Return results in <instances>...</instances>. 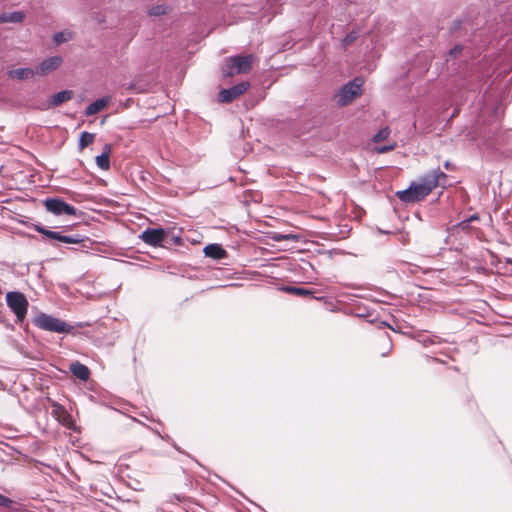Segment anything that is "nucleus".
Here are the masks:
<instances>
[{
	"instance_id": "f257e3e1",
	"label": "nucleus",
	"mask_w": 512,
	"mask_h": 512,
	"mask_svg": "<svg viewBox=\"0 0 512 512\" xmlns=\"http://www.w3.org/2000/svg\"><path fill=\"white\" fill-rule=\"evenodd\" d=\"M442 178H446V174L440 169H433L423 175L418 182H412L407 189L398 191L396 195L402 202L406 203L421 201L438 186Z\"/></svg>"
},
{
	"instance_id": "f03ea898",
	"label": "nucleus",
	"mask_w": 512,
	"mask_h": 512,
	"mask_svg": "<svg viewBox=\"0 0 512 512\" xmlns=\"http://www.w3.org/2000/svg\"><path fill=\"white\" fill-rule=\"evenodd\" d=\"M254 61L253 55H237L229 57L225 61L223 75L225 77L235 74H244L250 71Z\"/></svg>"
},
{
	"instance_id": "7ed1b4c3",
	"label": "nucleus",
	"mask_w": 512,
	"mask_h": 512,
	"mask_svg": "<svg viewBox=\"0 0 512 512\" xmlns=\"http://www.w3.org/2000/svg\"><path fill=\"white\" fill-rule=\"evenodd\" d=\"M34 324L38 328L50 331V332H56V333H70L72 330V327L67 324L65 321L53 317L51 315H48L46 313H40L38 314L34 319Z\"/></svg>"
},
{
	"instance_id": "20e7f679",
	"label": "nucleus",
	"mask_w": 512,
	"mask_h": 512,
	"mask_svg": "<svg viewBox=\"0 0 512 512\" xmlns=\"http://www.w3.org/2000/svg\"><path fill=\"white\" fill-rule=\"evenodd\" d=\"M6 303L11 311L15 314L17 322L24 321L27 315L29 303L23 293L11 291L6 294Z\"/></svg>"
},
{
	"instance_id": "39448f33",
	"label": "nucleus",
	"mask_w": 512,
	"mask_h": 512,
	"mask_svg": "<svg viewBox=\"0 0 512 512\" xmlns=\"http://www.w3.org/2000/svg\"><path fill=\"white\" fill-rule=\"evenodd\" d=\"M362 80L356 78L345 84L336 95V102L340 106L349 104L354 98L361 95Z\"/></svg>"
},
{
	"instance_id": "423d86ee",
	"label": "nucleus",
	"mask_w": 512,
	"mask_h": 512,
	"mask_svg": "<svg viewBox=\"0 0 512 512\" xmlns=\"http://www.w3.org/2000/svg\"><path fill=\"white\" fill-rule=\"evenodd\" d=\"M169 235V229L147 228L139 235V238L147 245L163 247L164 242L168 240Z\"/></svg>"
},
{
	"instance_id": "0eeeda50",
	"label": "nucleus",
	"mask_w": 512,
	"mask_h": 512,
	"mask_svg": "<svg viewBox=\"0 0 512 512\" xmlns=\"http://www.w3.org/2000/svg\"><path fill=\"white\" fill-rule=\"evenodd\" d=\"M43 204L46 208V210L53 215L61 216V215H69V216H75L76 215V208L65 201H63L61 198L58 197H51L46 198L43 201Z\"/></svg>"
},
{
	"instance_id": "6e6552de",
	"label": "nucleus",
	"mask_w": 512,
	"mask_h": 512,
	"mask_svg": "<svg viewBox=\"0 0 512 512\" xmlns=\"http://www.w3.org/2000/svg\"><path fill=\"white\" fill-rule=\"evenodd\" d=\"M36 231L47 238L57 240L65 244H78L83 241V238L79 234L63 235L61 232L52 231L42 226H36Z\"/></svg>"
},
{
	"instance_id": "1a4fd4ad",
	"label": "nucleus",
	"mask_w": 512,
	"mask_h": 512,
	"mask_svg": "<svg viewBox=\"0 0 512 512\" xmlns=\"http://www.w3.org/2000/svg\"><path fill=\"white\" fill-rule=\"evenodd\" d=\"M250 87V83L247 81H243L240 83H237L236 85L228 88L223 89L219 93V101L222 103H230L234 99L238 98L242 94H244Z\"/></svg>"
},
{
	"instance_id": "9d476101",
	"label": "nucleus",
	"mask_w": 512,
	"mask_h": 512,
	"mask_svg": "<svg viewBox=\"0 0 512 512\" xmlns=\"http://www.w3.org/2000/svg\"><path fill=\"white\" fill-rule=\"evenodd\" d=\"M62 64V58L60 56H52L41 62L36 69L37 75H46L51 71L55 70Z\"/></svg>"
},
{
	"instance_id": "9b49d317",
	"label": "nucleus",
	"mask_w": 512,
	"mask_h": 512,
	"mask_svg": "<svg viewBox=\"0 0 512 512\" xmlns=\"http://www.w3.org/2000/svg\"><path fill=\"white\" fill-rule=\"evenodd\" d=\"M70 371L74 376L82 381H86L90 376L88 367L78 361L70 364Z\"/></svg>"
},
{
	"instance_id": "f8f14e48",
	"label": "nucleus",
	"mask_w": 512,
	"mask_h": 512,
	"mask_svg": "<svg viewBox=\"0 0 512 512\" xmlns=\"http://www.w3.org/2000/svg\"><path fill=\"white\" fill-rule=\"evenodd\" d=\"M72 97H73V91H71V90H63V91L57 92L50 98L48 106L49 107H57L60 104H62L63 102H66V101L72 99Z\"/></svg>"
},
{
	"instance_id": "ddd939ff",
	"label": "nucleus",
	"mask_w": 512,
	"mask_h": 512,
	"mask_svg": "<svg viewBox=\"0 0 512 512\" xmlns=\"http://www.w3.org/2000/svg\"><path fill=\"white\" fill-rule=\"evenodd\" d=\"M110 101V97H103L89 104L85 110L87 116H92L104 109Z\"/></svg>"
},
{
	"instance_id": "4468645a",
	"label": "nucleus",
	"mask_w": 512,
	"mask_h": 512,
	"mask_svg": "<svg viewBox=\"0 0 512 512\" xmlns=\"http://www.w3.org/2000/svg\"><path fill=\"white\" fill-rule=\"evenodd\" d=\"M110 153L111 146L106 144L103 148V152L96 156V164L101 170H108L110 168Z\"/></svg>"
},
{
	"instance_id": "2eb2a0df",
	"label": "nucleus",
	"mask_w": 512,
	"mask_h": 512,
	"mask_svg": "<svg viewBox=\"0 0 512 512\" xmlns=\"http://www.w3.org/2000/svg\"><path fill=\"white\" fill-rule=\"evenodd\" d=\"M204 254L213 259H222L226 255V251L219 244H209L204 248Z\"/></svg>"
},
{
	"instance_id": "dca6fc26",
	"label": "nucleus",
	"mask_w": 512,
	"mask_h": 512,
	"mask_svg": "<svg viewBox=\"0 0 512 512\" xmlns=\"http://www.w3.org/2000/svg\"><path fill=\"white\" fill-rule=\"evenodd\" d=\"M8 74L11 78L23 80L33 77L36 74V70H33L31 68H16L10 70Z\"/></svg>"
},
{
	"instance_id": "f3484780",
	"label": "nucleus",
	"mask_w": 512,
	"mask_h": 512,
	"mask_svg": "<svg viewBox=\"0 0 512 512\" xmlns=\"http://www.w3.org/2000/svg\"><path fill=\"white\" fill-rule=\"evenodd\" d=\"M24 19V13L20 11H15L11 13H3L0 15V22H12V23H19L22 22Z\"/></svg>"
},
{
	"instance_id": "a211bd4d",
	"label": "nucleus",
	"mask_w": 512,
	"mask_h": 512,
	"mask_svg": "<svg viewBox=\"0 0 512 512\" xmlns=\"http://www.w3.org/2000/svg\"><path fill=\"white\" fill-rule=\"evenodd\" d=\"M484 145L487 149L498 150L503 145L502 135L495 134L493 139H487Z\"/></svg>"
},
{
	"instance_id": "6ab92c4d",
	"label": "nucleus",
	"mask_w": 512,
	"mask_h": 512,
	"mask_svg": "<svg viewBox=\"0 0 512 512\" xmlns=\"http://www.w3.org/2000/svg\"><path fill=\"white\" fill-rule=\"evenodd\" d=\"M359 37V30L353 29L341 40V46L346 49Z\"/></svg>"
},
{
	"instance_id": "aec40b11",
	"label": "nucleus",
	"mask_w": 512,
	"mask_h": 512,
	"mask_svg": "<svg viewBox=\"0 0 512 512\" xmlns=\"http://www.w3.org/2000/svg\"><path fill=\"white\" fill-rule=\"evenodd\" d=\"M95 135L89 132H82L79 139V149L83 150L93 143Z\"/></svg>"
},
{
	"instance_id": "412c9836",
	"label": "nucleus",
	"mask_w": 512,
	"mask_h": 512,
	"mask_svg": "<svg viewBox=\"0 0 512 512\" xmlns=\"http://www.w3.org/2000/svg\"><path fill=\"white\" fill-rule=\"evenodd\" d=\"M284 290L288 293L295 294L298 296H303V297L312 295V291L304 289V288H300V287H295V286L285 287Z\"/></svg>"
},
{
	"instance_id": "4be33fe9",
	"label": "nucleus",
	"mask_w": 512,
	"mask_h": 512,
	"mask_svg": "<svg viewBox=\"0 0 512 512\" xmlns=\"http://www.w3.org/2000/svg\"><path fill=\"white\" fill-rule=\"evenodd\" d=\"M168 10H169L168 6L159 4V5L152 6L149 9L148 13L151 16H160V15L166 14L168 12Z\"/></svg>"
},
{
	"instance_id": "5701e85b",
	"label": "nucleus",
	"mask_w": 512,
	"mask_h": 512,
	"mask_svg": "<svg viewBox=\"0 0 512 512\" xmlns=\"http://www.w3.org/2000/svg\"><path fill=\"white\" fill-rule=\"evenodd\" d=\"M72 38V33L70 31H62L58 32L54 35V42L59 45L63 42H66Z\"/></svg>"
},
{
	"instance_id": "b1692460",
	"label": "nucleus",
	"mask_w": 512,
	"mask_h": 512,
	"mask_svg": "<svg viewBox=\"0 0 512 512\" xmlns=\"http://www.w3.org/2000/svg\"><path fill=\"white\" fill-rule=\"evenodd\" d=\"M390 129L388 127H384L380 129L373 137L374 142H380L386 140L390 135Z\"/></svg>"
},
{
	"instance_id": "393cba45",
	"label": "nucleus",
	"mask_w": 512,
	"mask_h": 512,
	"mask_svg": "<svg viewBox=\"0 0 512 512\" xmlns=\"http://www.w3.org/2000/svg\"><path fill=\"white\" fill-rule=\"evenodd\" d=\"M395 147H396V143L393 142V143L388 144V145H383V146L376 147L375 150L379 154H384V153H387V152H390V151L394 150Z\"/></svg>"
},
{
	"instance_id": "a878e982",
	"label": "nucleus",
	"mask_w": 512,
	"mask_h": 512,
	"mask_svg": "<svg viewBox=\"0 0 512 512\" xmlns=\"http://www.w3.org/2000/svg\"><path fill=\"white\" fill-rule=\"evenodd\" d=\"M166 243H170V244H174V245H180L182 243V239H181V236L178 234V235H174L170 232V235L168 237V240L165 241Z\"/></svg>"
},
{
	"instance_id": "bb28decb",
	"label": "nucleus",
	"mask_w": 512,
	"mask_h": 512,
	"mask_svg": "<svg viewBox=\"0 0 512 512\" xmlns=\"http://www.w3.org/2000/svg\"><path fill=\"white\" fill-rule=\"evenodd\" d=\"M11 504H12V500L11 499H9V498H7V497H5V496L0 494V506H2V507H10Z\"/></svg>"
},
{
	"instance_id": "cd10ccee",
	"label": "nucleus",
	"mask_w": 512,
	"mask_h": 512,
	"mask_svg": "<svg viewBox=\"0 0 512 512\" xmlns=\"http://www.w3.org/2000/svg\"><path fill=\"white\" fill-rule=\"evenodd\" d=\"M462 51V46L460 45H456L455 47H453L450 51H449V54L450 56L452 57H456L460 52Z\"/></svg>"
},
{
	"instance_id": "c85d7f7f",
	"label": "nucleus",
	"mask_w": 512,
	"mask_h": 512,
	"mask_svg": "<svg viewBox=\"0 0 512 512\" xmlns=\"http://www.w3.org/2000/svg\"><path fill=\"white\" fill-rule=\"evenodd\" d=\"M289 235H282V234H277L273 237L274 240L276 241H280V240H287L289 239Z\"/></svg>"
},
{
	"instance_id": "c756f323",
	"label": "nucleus",
	"mask_w": 512,
	"mask_h": 512,
	"mask_svg": "<svg viewBox=\"0 0 512 512\" xmlns=\"http://www.w3.org/2000/svg\"><path fill=\"white\" fill-rule=\"evenodd\" d=\"M459 227L461 229H467L469 227V221L466 219V220H463L462 222L459 223Z\"/></svg>"
},
{
	"instance_id": "7c9ffc66",
	"label": "nucleus",
	"mask_w": 512,
	"mask_h": 512,
	"mask_svg": "<svg viewBox=\"0 0 512 512\" xmlns=\"http://www.w3.org/2000/svg\"><path fill=\"white\" fill-rule=\"evenodd\" d=\"M478 219H479L478 215L474 214V215L470 216L467 220H468V221H469V223H470V222H472V221H476V220H478Z\"/></svg>"
},
{
	"instance_id": "2f4dec72",
	"label": "nucleus",
	"mask_w": 512,
	"mask_h": 512,
	"mask_svg": "<svg viewBox=\"0 0 512 512\" xmlns=\"http://www.w3.org/2000/svg\"><path fill=\"white\" fill-rule=\"evenodd\" d=\"M451 167H452V164H451V162H450V161H446V162L444 163V168H445V169H448V170H449V169H451Z\"/></svg>"
},
{
	"instance_id": "473e14b6",
	"label": "nucleus",
	"mask_w": 512,
	"mask_h": 512,
	"mask_svg": "<svg viewBox=\"0 0 512 512\" xmlns=\"http://www.w3.org/2000/svg\"><path fill=\"white\" fill-rule=\"evenodd\" d=\"M423 343L426 345L428 343V341L427 340H423ZM429 343H432V341L429 340Z\"/></svg>"
}]
</instances>
